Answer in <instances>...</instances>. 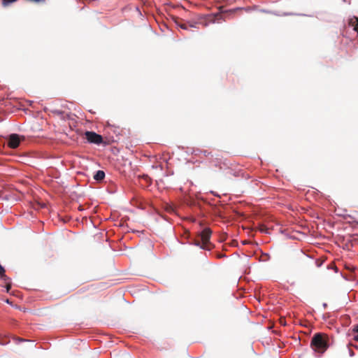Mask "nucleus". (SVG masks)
Returning a JSON list of instances; mask_svg holds the SVG:
<instances>
[{"instance_id":"10","label":"nucleus","mask_w":358,"mask_h":358,"mask_svg":"<svg viewBox=\"0 0 358 358\" xmlns=\"http://www.w3.org/2000/svg\"><path fill=\"white\" fill-rule=\"evenodd\" d=\"M187 29H188L189 27H194V28H196L197 23H196V22H194V23H193V22H187Z\"/></svg>"},{"instance_id":"15","label":"nucleus","mask_w":358,"mask_h":358,"mask_svg":"<svg viewBox=\"0 0 358 358\" xmlns=\"http://www.w3.org/2000/svg\"><path fill=\"white\" fill-rule=\"evenodd\" d=\"M224 255H222V254H220V255H217V257H218V258H221V257H224Z\"/></svg>"},{"instance_id":"8","label":"nucleus","mask_w":358,"mask_h":358,"mask_svg":"<svg viewBox=\"0 0 358 358\" xmlns=\"http://www.w3.org/2000/svg\"><path fill=\"white\" fill-rule=\"evenodd\" d=\"M181 20H176V23L178 27H180L182 29H187V22H182Z\"/></svg>"},{"instance_id":"5","label":"nucleus","mask_w":358,"mask_h":358,"mask_svg":"<svg viewBox=\"0 0 358 358\" xmlns=\"http://www.w3.org/2000/svg\"><path fill=\"white\" fill-rule=\"evenodd\" d=\"M349 25L353 27V29L358 33V17H352L349 20Z\"/></svg>"},{"instance_id":"11","label":"nucleus","mask_w":358,"mask_h":358,"mask_svg":"<svg viewBox=\"0 0 358 358\" xmlns=\"http://www.w3.org/2000/svg\"><path fill=\"white\" fill-rule=\"evenodd\" d=\"M328 268H334L335 271L337 272V267L334 265V263H331V264H329L328 266Z\"/></svg>"},{"instance_id":"9","label":"nucleus","mask_w":358,"mask_h":358,"mask_svg":"<svg viewBox=\"0 0 358 358\" xmlns=\"http://www.w3.org/2000/svg\"><path fill=\"white\" fill-rule=\"evenodd\" d=\"M4 273V268L1 265H0V276L3 278L5 281H6L7 280H8V278Z\"/></svg>"},{"instance_id":"1","label":"nucleus","mask_w":358,"mask_h":358,"mask_svg":"<svg viewBox=\"0 0 358 358\" xmlns=\"http://www.w3.org/2000/svg\"><path fill=\"white\" fill-rule=\"evenodd\" d=\"M329 346V337L324 333H316L313 335L310 342L312 350L318 353L323 354Z\"/></svg>"},{"instance_id":"12","label":"nucleus","mask_w":358,"mask_h":358,"mask_svg":"<svg viewBox=\"0 0 358 358\" xmlns=\"http://www.w3.org/2000/svg\"><path fill=\"white\" fill-rule=\"evenodd\" d=\"M10 288H11V285H10V283L8 282L6 285V292H9Z\"/></svg>"},{"instance_id":"7","label":"nucleus","mask_w":358,"mask_h":358,"mask_svg":"<svg viewBox=\"0 0 358 358\" xmlns=\"http://www.w3.org/2000/svg\"><path fill=\"white\" fill-rule=\"evenodd\" d=\"M350 335L353 337L355 341H358V325L353 327L351 331Z\"/></svg>"},{"instance_id":"13","label":"nucleus","mask_w":358,"mask_h":358,"mask_svg":"<svg viewBox=\"0 0 358 358\" xmlns=\"http://www.w3.org/2000/svg\"><path fill=\"white\" fill-rule=\"evenodd\" d=\"M348 352H349L350 356L354 355L353 351L350 348H348Z\"/></svg>"},{"instance_id":"4","label":"nucleus","mask_w":358,"mask_h":358,"mask_svg":"<svg viewBox=\"0 0 358 358\" xmlns=\"http://www.w3.org/2000/svg\"><path fill=\"white\" fill-rule=\"evenodd\" d=\"M21 138L18 134H13L9 136L8 140V145L11 148H17L20 143Z\"/></svg>"},{"instance_id":"14","label":"nucleus","mask_w":358,"mask_h":358,"mask_svg":"<svg viewBox=\"0 0 358 358\" xmlns=\"http://www.w3.org/2000/svg\"><path fill=\"white\" fill-rule=\"evenodd\" d=\"M265 227L262 226L261 228H260V231H265Z\"/></svg>"},{"instance_id":"16","label":"nucleus","mask_w":358,"mask_h":358,"mask_svg":"<svg viewBox=\"0 0 358 358\" xmlns=\"http://www.w3.org/2000/svg\"><path fill=\"white\" fill-rule=\"evenodd\" d=\"M6 301V303H10V301L8 299H7Z\"/></svg>"},{"instance_id":"2","label":"nucleus","mask_w":358,"mask_h":358,"mask_svg":"<svg viewBox=\"0 0 358 358\" xmlns=\"http://www.w3.org/2000/svg\"><path fill=\"white\" fill-rule=\"evenodd\" d=\"M212 231L210 228H205L198 234L197 238L194 239V244L206 250H210L213 245L210 241Z\"/></svg>"},{"instance_id":"6","label":"nucleus","mask_w":358,"mask_h":358,"mask_svg":"<svg viewBox=\"0 0 358 358\" xmlns=\"http://www.w3.org/2000/svg\"><path fill=\"white\" fill-rule=\"evenodd\" d=\"M104 177H105V173L103 171L99 170V171H96V173L94 176V179L97 181H101L104 178Z\"/></svg>"},{"instance_id":"3","label":"nucleus","mask_w":358,"mask_h":358,"mask_svg":"<svg viewBox=\"0 0 358 358\" xmlns=\"http://www.w3.org/2000/svg\"><path fill=\"white\" fill-rule=\"evenodd\" d=\"M85 137L90 143H94L96 145H100L103 143V137L94 131H85Z\"/></svg>"}]
</instances>
